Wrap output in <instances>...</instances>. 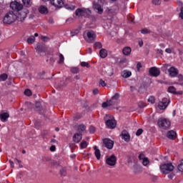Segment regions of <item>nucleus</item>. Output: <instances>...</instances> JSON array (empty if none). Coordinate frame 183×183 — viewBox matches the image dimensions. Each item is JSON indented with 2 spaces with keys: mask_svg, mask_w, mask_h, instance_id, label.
Segmentation results:
<instances>
[{
  "mask_svg": "<svg viewBox=\"0 0 183 183\" xmlns=\"http://www.w3.org/2000/svg\"><path fill=\"white\" fill-rule=\"evenodd\" d=\"M107 72H108L109 76H112V75H114V71L112 70V68L107 69Z\"/></svg>",
  "mask_w": 183,
  "mask_h": 183,
  "instance_id": "nucleus-50",
  "label": "nucleus"
},
{
  "mask_svg": "<svg viewBox=\"0 0 183 183\" xmlns=\"http://www.w3.org/2000/svg\"><path fill=\"white\" fill-rule=\"evenodd\" d=\"M167 138L169 139H175V137H177V133L174 130L169 131L167 134Z\"/></svg>",
  "mask_w": 183,
  "mask_h": 183,
  "instance_id": "nucleus-20",
  "label": "nucleus"
},
{
  "mask_svg": "<svg viewBox=\"0 0 183 183\" xmlns=\"http://www.w3.org/2000/svg\"><path fill=\"white\" fill-rule=\"evenodd\" d=\"M148 102H150L151 104H155V97L151 96V97L148 99Z\"/></svg>",
  "mask_w": 183,
  "mask_h": 183,
  "instance_id": "nucleus-46",
  "label": "nucleus"
},
{
  "mask_svg": "<svg viewBox=\"0 0 183 183\" xmlns=\"http://www.w3.org/2000/svg\"><path fill=\"white\" fill-rule=\"evenodd\" d=\"M178 79H179V82H182V81H183V76H182V74H179L178 75Z\"/></svg>",
  "mask_w": 183,
  "mask_h": 183,
  "instance_id": "nucleus-60",
  "label": "nucleus"
},
{
  "mask_svg": "<svg viewBox=\"0 0 183 183\" xmlns=\"http://www.w3.org/2000/svg\"><path fill=\"white\" fill-rule=\"evenodd\" d=\"M39 12H40V14H48V8H46V6H40L39 8Z\"/></svg>",
  "mask_w": 183,
  "mask_h": 183,
  "instance_id": "nucleus-25",
  "label": "nucleus"
},
{
  "mask_svg": "<svg viewBox=\"0 0 183 183\" xmlns=\"http://www.w3.org/2000/svg\"><path fill=\"white\" fill-rule=\"evenodd\" d=\"M81 139H82V134L81 133H76L73 136V141L76 144H79V142H81Z\"/></svg>",
  "mask_w": 183,
  "mask_h": 183,
  "instance_id": "nucleus-17",
  "label": "nucleus"
},
{
  "mask_svg": "<svg viewBox=\"0 0 183 183\" xmlns=\"http://www.w3.org/2000/svg\"><path fill=\"white\" fill-rule=\"evenodd\" d=\"M126 62H127V58L124 57L120 59V61H119V65H123V64H126Z\"/></svg>",
  "mask_w": 183,
  "mask_h": 183,
  "instance_id": "nucleus-51",
  "label": "nucleus"
},
{
  "mask_svg": "<svg viewBox=\"0 0 183 183\" xmlns=\"http://www.w3.org/2000/svg\"><path fill=\"white\" fill-rule=\"evenodd\" d=\"M85 129H86V127H85L84 124H79L77 127L79 134H82Z\"/></svg>",
  "mask_w": 183,
  "mask_h": 183,
  "instance_id": "nucleus-27",
  "label": "nucleus"
},
{
  "mask_svg": "<svg viewBox=\"0 0 183 183\" xmlns=\"http://www.w3.org/2000/svg\"><path fill=\"white\" fill-rule=\"evenodd\" d=\"M116 104H118V102L111 99L110 100H107V102H103L102 107V108H107L108 107L116 105Z\"/></svg>",
  "mask_w": 183,
  "mask_h": 183,
  "instance_id": "nucleus-10",
  "label": "nucleus"
},
{
  "mask_svg": "<svg viewBox=\"0 0 183 183\" xmlns=\"http://www.w3.org/2000/svg\"><path fill=\"white\" fill-rule=\"evenodd\" d=\"M16 11H9L4 16L3 19L4 24L7 25H11V24H14L17 20Z\"/></svg>",
  "mask_w": 183,
  "mask_h": 183,
  "instance_id": "nucleus-2",
  "label": "nucleus"
},
{
  "mask_svg": "<svg viewBox=\"0 0 183 183\" xmlns=\"http://www.w3.org/2000/svg\"><path fill=\"white\" fill-rule=\"evenodd\" d=\"M177 4L179 5V6H181V8H182V6H183L182 1H177Z\"/></svg>",
  "mask_w": 183,
  "mask_h": 183,
  "instance_id": "nucleus-64",
  "label": "nucleus"
},
{
  "mask_svg": "<svg viewBox=\"0 0 183 183\" xmlns=\"http://www.w3.org/2000/svg\"><path fill=\"white\" fill-rule=\"evenodd\" d=\"M119 97H120L119 93H116L112 97V99H113V101H116V102H118V99H119Z\"/></svg>",
  "mask_w": 183,
  "mask_h": 183,
  "instance_id": "nucleus-38",
  "label": "nucleus"
},
{
  "mask_svg": "<svg viewBox=\"0 0 183 183\" xmlns=\"http://www.w3.org/2000/svg\"><path fill=\"white\" fill-rule=\"evenodd\" d=\"M177 168L180 172H183V160L182 162L178 165Z\"/></svg>",
  "mask_w": 183,
  "mask_h": 183,
  "instance_id": "nucleus-52",
  "label": "nucleus"
},
{
  "mask_svg": "<svg viewBox=\"0 0 183 183\" xmlns=\"http://www.w3.org/2000/svg\"><path fill=\"white\" fill-rule=\"evenodd\" d=\"M149 74L151 76H159L161 71L157 67H152L149 70Z\"/></svg>",
  "mask_w": 183,
  "mask_h": 183,
  "instance_id": "nucleus-8",
  "label": "nucleus"
},
{
  "mask_svg": "<svg viewBox=\"0 0 183 183\" xmlns=\"http://www.w3.org/2000/svg\"><path fill=\"white\" fill-rule=\"evenodd\" d=\"M22 2L24 5V6L29 7L32 5V1L31 0H22Z\"/></svg>",
  "mask_w": 183,
  "mask_h": 183,
  "instance_id": "nucleus-29",
  "label": "nucleus"
},
{
  "mask_svg": "<svg viewBox=\"0 0 183 183\" xmlns=\"http://www.w3.org/2000/svg\"><path fill=\"white\" fill-rule=\"evenodd\" d=\"M169 99H167V98H164L162 99V102H159V109H167V107H168V105H169Z\"/></svg>",
  "mask_w": 183,
  "mask_h": 183,
  "instance_id": "nucleus-7",
  "label": "nucleus"
},
{
  "mask_svg": "<svg viewBox=\"0 0 183 183\" xmlns=\"http://www.w3.org/2000/svg\"><path fill=\"white\" fill-rule=\"evenodd\" d=\"M51 164L54 165V166H55V165H59V162H56L55 160H53L51 162Z\"/></svg>",
  "mask_w": 183,
  "mask_h": 183,
  "instance_id": "nucleus-62",
  "label": "nucleus"
},
{
  "mask_svg": "<svg viewBox=\"0 0 183 183\" xmlns=\"http://www.w3.org/2000/svg\"><path fill=\"white\" fill-rule=\"evenodd\" d=\"M10 8L13 9V11H16L17 21L20 22H24L25 21V18L29 14V11L26 9L24 8V6L18 2V1H13L10 4Z\"/></svg>",
  "mask_w": 183,
  "mask_h": 183,
  "instance_id": "nucleus-1",
  "label": "nucleus"
},
{
  "mask_svg": "<svg viewBox=\"0 0 183 183\" xmlns=\"http://www.w3.org/2000/svg\"><path fill=\"white\" fill-rule=\"evenodd\" d=\"M55 149H56V147H55V145H52L50 147V151H51L52 152H54V151H55Z\"/></svg>",
  "mask_w": 183,
  "mask_h": 183,
  "instance_id": "nucleus-63",
  "label": "nucleus"
},
{
  "mask_svg": "<svg viewBox=\"0 0 183 183\" xmlns=\"http://www.w3.org/2000/svg\"><path fill=\"white\" fill-rule=\"evenodd\" d=\"M59 60L58 61V64H64V61L65 59V58L64 57V55H62V54H59Z\"/></svg>",
  "mask_w": 183,
  "mask_h": 183,
  "instance_id": "nucleus-36",
  "label": "nucleus"
},
{
  "mask_svg": "<svg viewBox=\"0 0 183 183\" xmlns=\"http://www.w3.org/2000/svg\"><path fill=\"white\" fill-rule=\"evenodd\" d=\"M24 94L26 97H31L32 95V92L29 89H26Z\"/></svg>",
  "mask_w": 183,
  "mask_h": 183,
  "instance_id": "nucleus-33",
  "label": "nucleus"
},
{
  "mask_svg": "<svg viewBox=\"0 0 183 183\" xmlns=\"http://www.w3.org/2000/svg\"><path fill=\"white\" fill-rule=\"evenodd\" d=\"M120 137L122 139H124L126 142H129V139H131V136H129V133L127 130H123Z\"/></svg>",
  "mask_w": 183,
  "mask_h": 183,
  "instance_id": "nucleus-14",
  "label": "nucleus"
},
{
  "mask_svg": "<svg viewBox=\"0 0 183 183\" xmlns=\"http://www.w3.org/2000/svg\"><path fill=\"white\" fill-rule=\"evenodd\" d=\"M94 46L97 49H101V48H102V44H101V42H99V41H97V42L94 43Z\"/></svg>",
  "mask_w": 183,
  "mask_h": 183,
  "instance_id": "nucleus-37",
  "label": "nucleus"
},
{
  "mask_svg": "<svg viewBox=\"0 0 183 183\" xmlns=\"http://www.w3.org/2000/svg\"><path fill=\"white\" fill-rule=\"evenodd\" d=\"M51 4L56 8H62L64 0H51Z\"/></svg>",
  "mask_w": 183,
  "mask_h": 183,
  "instance_id": "nucleus-15",
  "label": "nucleus"
},
{
  "mask_svg": "<svg viewBox=\"0 0 183 183\" xmlns=\"http://www.w3.org/2000/svg\"><path fill=\"white\" fill-rule=\"evenodd\" d=\"M179 18L183 19V6L180 7V13L179 14Z\"/></svg>",
  "mask_w": 183,
  "mask_h": 183,
  "instance_id": "nucleus-56",
  "label": "nucleus"
},
{
  "mask_svg": "<svg viewBox=\"0 0 183 183\" xmlns=\"http://www.w3.org/2000/svg\"><path fill=\"white\" fill-rule=\"evenodd\" d=\"M94 155L97 158V159L99 160L101 159V151L99 150H96V152H94Z\"/></svg>",
  "mask_w": 183,
  "mask_h": 183,
  "instance_id": "nucleus-35",
  "label": "nucleus"
},
{
  "mask_svg": "<svg viewBox=\"0 0 183 183\" xmlns=\"http://www.w3.org/2000/svg\"><path fill=\"white\" fill-rule=\"evenodd\" d=\"M99 55L101 58H107L108 56V51L105 49H102L99 51Z\"/></svg>",
  "mask_w": 183,
  "mask_h": 183,
  "instance_id": "nucleus-26",
  "label": "nucleus"
},
{
  "mask_svg": "<svg viewBox=\"0 0 183 183\" xmlns=\"http://www.w3.org/2000/svg\"><path fill=\"white\" fill-rule=\"evenodd\" d=\"M89 132H90V134H94L95 133V127L94 126H91L89 127Z\"/></svg>",
  "mask_w": 183,
  "mask_h": 183,
  "instance_id": "nucleus-57",
  "label": "nucleus"
},
{
  "mask_svg": "<svg viewBox=\"0 0 183 183\" xmlns=\"http://www.w3.org/2000/svg\"><path fill=\"white\" fill-rule=\"evenodd\" d=\"M25 105H26L28 109H30V111H32V107H34V105H32V103L26 102Z\"/></svg>",
  "mask_w": 183,
  "mask_h": 183,
  "instance_id": "nucleus-44",
  "label": "nucleus"
},
{
  "mask_svg": "<svg viewBox=\"0 0 183 183\" xmlns=\"http://www.w3.org/2000/svg\"><path fill=\"white\" fill-rule=\"evenodd\" d=\"M141 34H151V30L148 29H143L141 30Z\"/></svg>",
  "mask_w": 183,
  "mask_h": 183,
  "instance_id": "nucleus-48",
  "label": "nucleus"
},
{
  "mask_svg": "<svg viewBox=\"0 0 183 183\" xmlns=\"http://www.w3.org/2000/svg\"><path fill=\"white\" fill-rule=\"evenodd\" d=\"M138 107H139V108L142 109V108H145V107H147V104L145 103H144V102H140L138 104Z\"/></svg>",
  "mask_w": 183,
  "mask_h": 183,
  "instance_id": "nucleus-49",
  "label": "nucleus"
},
{
  "mask_svg": "<svg viewBox=\"0 0 183 183\" xmlns=\"http://www.w3.org/2000/svg\"><path fill=\"white\" fill-rule=\"evenodd\" d=\"M80 147H81V149H84L86 148V147H88V143L86 142V141L83 140L80 143Z\"/></svg>",
  "mask_w": 183,
  "mask_h": 183,
  "instance_id": "nucleus-34",
  "label": "nucleus"
},
{
  "mask_svg": "<svg viewBox=\"0 0 183 183\" xmlns=\"http://www.w3.org/2000/svg\"><path fill=\"white\" fill-rule=\"evenodd\" d=\"M147 91V85L142 84L138 90V92L140 94H144V92Z\"/></svg>",
  "mask_w": 183,
  "mask_h": 183,
  "instance_id": "nucleus-28",
  "label": "nucleus"
},
{
  "mask_svg": "<svg viewBox=\"0 0 183 183\" xmlns=\"http://www.w3.org/2000/svg\"><path fill=\"white\" fill-rule=\"evenodd\" d=\"M114 116L111 114H106L104 117V120L105 121V124H109V121H112L114 119Z\"/></svg>",
  "mask_w": 183,
  "mask_h": 183,
  "instance_id": "nucleus-23",
  "label": "nucleus"
},
{
  "mask_svg": "<svg viewBox=\"0 0 183 183\" xmlns=\"http://www.w3.org/2000/svg\"><path fill=\"white\" fill-rule=\"evenodd\" d=\"M168 92H170V94H174L175 95V94H177V89H175L174 86H170L168 88Z\"/></svg>",
  "mask_w": 183,
  "mask_h": 183,
  "instance_id": "nucleus-30",
  "label": "nucleus"
},
{
  "mask_svg": "<svg viewBox=\"0 0 183 183\" xmlns=\"http://www.w3.org/2000/svg\"><path fill=\"white\" fill-rule=\"evenodd\" d=\"M8 79V74H3L0 75V81H5Z\"/></svg>",
  "mask_w": 183,
  "mask_h": 183,
  "instance_id": "nucleus-42",
  "label": "nucleus"
},
{
  "mask_svg": "<svg viewBox=\"0 0 183 183\" xmlns=\"http://www.w3.org/2000/svg\"><path fill=\"white\" fill-rule=\"evenodd\" d=\"M79 34V29H76L71 31V36H75V35H78Z\"/></svg>",
  "mask_w": 183,
  "mask_h": 183,
  "instance_id": "nucleus-39",
  "label": "nucleus"
},
{
  "mask_svg": "<svg viewBox=\"0 0 183 183\" xmlns=\"http://www.w3.org/2000/svg\"><path fill=\"white\" fill-rule=\"evenodd\" d=\"M132 51V50L131 49V47H129V46H126V47H124V48L123 49L122 52H123L124 55L128 56V55H130V54H131V51Z\"/></svg>",
  "mask_w": 183,
  "mask_h": 183,
  "instance_id": "nucleus-24",
  "label": "nucleus"
},
{
  "mask_svg": "<svg viewBox=\"0 0 183 183\" xmlns=\"http://www.w3.org/2000/svg\"><path fill=\"white\" fill-rule=\"evenodd\" d=\"M142 132H144V130L142 129H139L136 132L137 137H139V135H141Z\"/></svg>",
  "mask_w": 183,
  "mask_h": 183,
  "instance_id": "nucleus-53",
  "label": "nucleus"
},
{
  "mask_svg": "<svg viewBox=\"0 0 183 183\" xmlns=\"http://www.w3.org/2000/svg\"><path fill=\"white\" fill-rule=\"evenodd\" d=\"M99 85H102V86H107V83H105V81L101 79L99 80Z\"/></svg>",
  "mask_w": 183,
  "mask_h": 183,
  "instance_id": "nucleus-54",
  "label": "nucleus"
},
{
  "mask_svg": "<svg viewBox=\"0 0 183 183\" xmlns=\"http://www.w3.org/2000/svg\"><path fill=\"white\" fill-rule=\"evenodd\" d=\"M174 165H172V163H164L162 165H160V170L162 172V174H169L170 172H172L174 171Z\"/></svg>",
  "mask_w": 183,
  "mask_h": 183,
  "instance_id": "nucleus-3",
  "label": "nucleus"
},
{
  "mask_svg": "<svg viewBox=\"0 0 183 183\" xmlns=\"http://www.w3.org/2000/svg\"><path fill=\"white\" fill-rule=\"evenodd\" d=\"M169 74L170 75V76H177V75H178V70L174 67L172 66L168 69Z\"/></svg>",
  "mask_w": 183,
  "mask_h": 183,
  "instance_id": "nucleus-18",
  "label": "nucleus"
},
{
  "mask_svg": "<svg viewBox=\"0 0 183 183\" xmlns=\"http://www.w3.org/2000/svg\"><path fill=\"white\" fill-rule=\"evenodd\" d=\"M87 37L89 39L88 42L92 43L95 39H97V34H95V31H90L86 33Z\"/></svg>",
  "mask_w": 183,
  "mask_h": 183,
  "instance_id": "nucleus-13",
  "label": "nucleus"
},
{
  "mask_svg": "<svg viewBox=\"0 0 183 183\" xmlns=\"http://www.w3.org/2000/svg\"><path fill=\"white\" fill-rule=\"evenodd\" d=\"M157 124L159 128L163 129H169V127H171V122L165 118H160Z\"/></svg>",
  "mask_w": 183,
  "mask_h": 183,
  "instance_id": "nucleus-4",
  "label": "nucleus"
},
{
  "mask_svg": "<svg viewBox=\"0 0 183 183\" xmlns=\"http://www.w3.org/2000/svg\"><path fill=\"white\" fill-rule=\"evenodd\" d=\"M137 71H140V68H142V64H141V62H138L137 63Z\"/></svg>",
  "mask_w": 183,
  "mask_h": 183,
  "instance_id": "nucleus-59",
  "label": "nucleus"
},
{
  "mask_svg": "<svg viewBox=\"0 0 183 183\" xmlns=\"http://www.w3.org/2000/svg\"><path fill=\"white\" fill-rule=\"evenodd\" d=\"M81 66H86V68H91V65L88 62L82 61L81 62Z\"/></svg>",
  "mask_w": 183,
  "mask_h": 183,
  "instance_id": "nucleus-47",
  "label": "nucleus"
},
{
  "mask_svg": "<svg viewBox=\"0 0 183 183\" xmlns=\"http://www.w3.org/2000/svg\"><path fill=\"white\" fill-rule=\"evenodd\" d=\"M34 42H35V36H31L30 37H29L27 39V43L28 44H34Z\"/></svg>",
  "mask_w": 183,
  "mask_h": 183,
  "instance_id": "nucleus-31",
  "label": "nucleus"
},
{
  "mask_svg": "<svg viewBox=\"0 0 183 183\" xmlns=\"http://www.w3.org/2000/svg\"><path fill=\"white\" fill-rule=\"evenodd\" d=\"M9 118V114L8 112H4L0 114V119L3 122H6Z\"/></svg>",
  "mask_w": 183,
  "mask_h": 183,
  "instance_id": "nucleus-21",
  "label": "nucleus"
},
{
  "mask_svg": "<svg viewBox=\"0 0 183 183\" xmlns=\"http://www.w3.org/2000/svg\"><path fill=\"white\" fill-rule=\"evenodd\" d=\"M131 75H132V73L128 70H124L123 71H122V76L123 78H129Z\"/></svg>",
  "mask_w": 183,
  "mask_h": 183,
  "instance_id": "nucleus-22",
  "label": "nucleus"
},
{
  "mask_svg": "<svg viewBox=\"0 0 183 183\" xmlns=\"http://www.w3.org/2000/svg\"><path fill=\"white\" fill-rule=\"evenodd\" d=\"M60 175L61 177H66V169L62 168L60 169Z\"/></svg>",
  "mask_w": 183,
  "mask_h": 183,
  "instance_id": "nucleus-40",
  "label": "nucleus"
},
{
  "mask_svg": "<svg viewBox=\"0 0 183 183\" xmlns=\"http://www.w3.org/2000/svg\"><path fill=\"white\" fill-rule=\"evenodd\" d=\"M142 164L144 167H147L149 164V159H148V157H146L142 160Z\"/></svg>",
  "mask_w": 183,
  "mask_h": 183,
  "instance_id": "nucleus-43",
  "label": "nucleus"
},
{
  "mask_svg": "<svg viewBox=\"0 0 183 183\" xmlns=\"http://www.w3.org/2000/svg\"><path fill=\"white\" fill-rule=\"evenodd\" d=\"M152 4L155 6H159L161 4V0H152Z\"/></svg>",
  "mask_w": 183,
  "mask_h": 183,
  "instance_id": "nucleus-45",
  "label": "nucleus"
},
{
  "mask_svg": "<svg viewBox=\"0 0 183 183\" xmlns=\"http://www.w3.org/2000/svg\"><path fill=\"white\" fill-rule=\"evenodd\" d=\"M75 14L76 16H84L86 18V16L91 15V10L89 9H77Z\"/></svg>",
  "mask_w": 183,
  "mask_h": 183,
  "instance_id": "nucleus-5",
  "label": "nucleus"
},
{
  "mask_svg": "<svg viewBox=\"0 0 183 183\" xmlns=\"http://www.w3.org/2000/svg\"><path fill=\"white\" fill-rule=\"evenodd\" d=\"M103 144L107 149H112V148H114V141L110 139H103Z\"/></svg>",
  "mask_w": 183,
  "mask_h": 183,
  "instance_id": "nucleus-9",
  "label": "nucleus"
},
{
  "mask_svg": "<svg viewBox=\"0 0 183 183\" xmlns=\"http://www.w3.org/2000/svg\"><path fill=\"white\" fill-rule=\"evenodd\" d=\"M41 39L44 41V42H48L49 38H48V36H41Z\"/></svg>",
  "mask_w": 183,
  "mask_h": 183,
  "instance_id": "nucleus-55",
  "label": "nucleus"
},
{
  "mask_svg": "<svg viewBox=\"0 0 183 183\" xmlns=\"http://www.w3.org/2000/svg\"><path fill=\"white\" fill-rule=\"evenodd\" d=\"M93 9L94 11H97V13L101 15L104 12V9L101 6V4L97 3L96 1H93Z\"/></svg>",
  "mask_w": 183,
  "mask_h": 183,
  "instance_id": "nucleus-12",
  "label": "nucleus"
},
{
  "mask_svg": "<svg viewBox=\"0 0 183 183\" xmlns=\"http://www.w3.org/2000/svg\"><path fill=\"white\" fill-rule=\"evenodd\" d=\"M145 158H147V157H145V155L144 154H140L139 155V159H140L142 161H143V159H145Z\"/></svg>",
  "mask_w": 183,
  "mask_h": 183,
  "instance_id": "nucleus-58",
  "label": "nucleus"
},
{
  "mask_svg": "<svg viewBox=\"0 0 183 183\" xmlns=\"http://www.w3.org/2000/svg\"><path fill=\"white\" fill-rule=\"evenodd\" d=\"M107 128H109L110 129H114V128H117V120L115 119H113L109 122V124H106Z\"/></svg>",
  "mask_w": 183,
  "mask_h": 183,
  "instance_id": "nucleus-16",
  "label": "nucleus"
},
{
  "mask_svg": "<svg viewBox=\"0 0 183 183\" xmlns=\"http://www.w3.org/2000/svg\"><path fill=\"white\" fill-rule=\"evenodd\" d=\"M48 132H49L48 130H44V131L41 132V136L45 137V135H48Z\"/></svg>",
  "mask_w": 183,
  "mask_h": 183,
  "instance_id": "nucleus-61",
  "label": "nucleus"
},
{
  "mask_svg": "<svg viewBox=\"0 0 183 183\" xmlns=\"http://www.w3.org/2000/svg\"><path fill=\"white\" fill-rule=\"evenodd\" d=\"M36 49L39 54H42V52H46V51H48V48H46L44 44H37Z\"/></svg>",
  "mask_w": 183,
  "mask_h": 183,
  "instance_id": "nucleus-11",
  "label": "nucleus"
},
{
  "mask_svg": "<svg viewBox=\"0 0 183 183\" xmlns=\"http://www.w3.org/2000/svg\"><path fill=\"white\" fill-rule=\"evenodd\" d=\"M34 109L36 112H39V114H43L42 111H44V109L42 108V105H41V102H36Z\"/></svg>",
  "mask_w": 183,
  "mask_h": 183,
  "instance_id": "nucleus-19",
  "label": "nucleus"
},
{
  "mask_svg": "<svg viewBox=\"0 0 183 183\" xmlns=\"http://www.w3.org/2000/svg\"><path fill=\"white\" fill-rule=\"evenodd\" d=\"M65 8H66V9H69L70 11H74L75 9V6H72L70 4H66Z\"/></svg>",
  "mask_w": 183,
  "mask_h": 183,
  "instance_id": "nucleus-41",
  "label": "nucleus"
},
{
  "mask_svg": "<svg viewBox=\"0 0 183 183\" xmlns=\"http://www.w3.org/2000/svg\"><path fill=\"white\" fill-rule=\"evenodd\" d=\"M71 74H79V68L78 67H71L70 69Z\"/></svg>",
  "mask_w": 183,
  "mask_h": 183,
  "instance_id": "nucleus-32",
  "label": "nucleus"
},
{
  "mask_svg": "<svg viewBox=\"0 0 183 183\" xmlns=\"http://www.w3.org/2000/svg\"><path fill=\"white\" fill-rule=\"evenodd\" d=\"M106 163L110 167H114V165L117 164V157L115 154H112L109 157H107L106 159Z\"/></svg>",
  "mask_w": 183,
  "mask_h": 183,
  "instance_id": "nucleus-6",
  "label": "nucleus"
}]
</instances>
